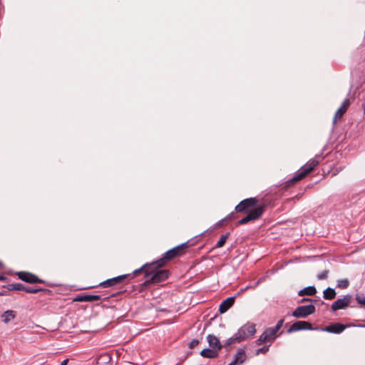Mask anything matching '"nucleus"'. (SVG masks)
I'll return each instance as SVG.
<instances>
[{
  "label": "nucleus",
  "instance_id": "nucleus-1",
  "mask_svg": "<svg viewBox=\"0 0 365 365\" xmlns=\"http://www.w3.org/2000/svg\"><path fill=\"white\" fill-rule=\"evenodd\" d=\"M160 264H161L158 262L157 260L151 263H146L133 272V274L135 276L143 273V278L146 279L145 282L140 284V292L144 291L150 284H156L168 279L170 276L169 270L162 269L164 266H160Z\"/></svg>",
  "mask_w": 365,
  "mask_h": 365
},
{
  "label": "nucleus",
  "instance_id": "nucleus-2",
  "mask_svg": "<svg viewBox=\"0 0 365 365\" xmlns=\"http://www.w3.org/2000/svg\"><path fill=\"white\" fill-rule=\"evenodd\" d=\"M320 155H317L314 158L309 160L306 165L302 166L291 179L286 182V187H290L294 182L303 179L309 174L319 163Z\"/></svg>",
  "mask_w": 365,
  "mask_h": 365
},
{
  "label": "nucleus",
  "instance_id": "nucleus-3",
  "mask_svg": "<svg viewBox=\"0 0 365 365\" xmlns=\"http://www.w3.org/2000/svg\"><path fill=\"white\" fill-rule=\"evenodd\" d=\"M190 246V241L182 243L165 252L163 257L158 259V262L160 263V266H165L171 259L182 256L186 253L187 249Z\"/></svg>",
  "mask_w": 365,
  "mask_h": 365
},
{
  "label": "nucleus",
  "instance_id": "nucleus-4",
  "mask_svg": "<svg viewBox=\"0 0 365 365\" xmlns=\"http://www.w3.org/2000/svg\"><path fill=\"white\" fill-rule=\"evenodd\" d=\"M265 209L266 205L264 203H262L258 207L250 210L245 217H242L237 222V225H245L250 221H255L259 219L264 214Z\"/></svg>",
  "mask_w": 365,
  "mask_h": 365
},
{
  "label": "nucleus",
  "instance_id": "nucleus-5",
  "mask_svg": "<svg viewBox=\"0 0 365 365\" xmlns=\"http://www.w3.org/2000/svg\"><path fill=\"white\" fill-rule=\"evenodd\" d=\"M259 200L257 197H249L242 200L238 205H236L235 210L239 213L247 212L258 207Z\"/></svg>",
  "mask_w": 365,
  "mask_h": 365
},
{
  "label": "nucleus",
  "instance_id": "nucleus-6",
  "mask_svg": "<svg viewBox=\"0 0 365 365\" xmlns=\"http://www.w3.org/2000/svg\"><path fill=\"white\" fill-rule=\"evenodd\" d=\"M124 291H120L116 293H113L108 296L104 295H99V294H83L78 296L76 298L74 299L75 302H94V301H98L101 299L106 300L108 299L110 297H116L117 295L125 292Z\"/></svg>",
  "mask_w": 365,
  "mask_h": 365
},
{
  "label": "nucleus",
  "instance_id": "nucleus-7",
  "mask_svg": "<svg viewBox=\"0 0 365 365\" xmlns=\"http://www.w3.org/2000/svg\"><path fill=\"white\" fill-rule=\"evenodd\" d=\"M316 311L314 305L310 304L308 305H303L297 307L292 315L295 318H306L308 316L314 314Z\"/></svg>",
  "mask_w": 365,
  "mask_h": 365
},
{
  "label": "nucleus",
  "instance_id": "nucleus-8",
  "mask_svg": "<svg viewBox=\"0 0 365 365\" xmlns=\"http://www.w3.org/2000/svg\"><path fill=\"white\" fill-rule=\"evenodd\" d=\"M237 333L241 338L242 341H244L255 335L256 333L255 324L254 323L247 322L241 327Z\"/></svg>",
  "mask_w": 365,
  "mask_h": 365
},
{
  "label": "nucleus",
  "instance_id": "nucleus-9",
  "mask_svg": "<svg viewBox=\"0 0 365 365\" xmlns=\"http://www.w3.org/2000/svg\"><path fill=\"white\" fill-rule=\"evenodd\" d=\"M277 331L272 327L266 329L264 332L259 336L256 341L257 345H261L263 343L272 342L277 338Z\"/></svg>",
  "mask_w": 365,
  "mask_h": 365
},
{
  "label": "nucleus",
  "instance_id": "nucleus-10",
  "mask_svg": "<svg viewBox=\"0 0 365 365\" xmlns=\"http://www.w3.org/2000/svg\"><path fill=\"white\" fill-rule=\"evenodd\" d=\"M135 275L133 274V272L131 274H122L115 277H113L111 279H108L106 281H103L101 282L98 286L102 287H113L114 285L121 284L123 281L125 279H132Z\"/></svg>",
  "mask_w": 365,
  "mask_h": 365
},
{
  "label": "nucleus",
  "instance_id": "nucleus-11",
  "mask_svg": "<svg viewBox=\"0 0 365 365\" xmlns=\"http://www.w3.org/2000/svg\"><path fill=\"white\" fill-rule=\"evenodd\" d=\"M19 279H20L21 280L26 282V283H30V284H39V283H43L44 281L40 278H38V276H36V274H33V273H31V272H25V271H21V272H18L16 273Z\"/></svg>",
  "mask_w": 365,
  "mask_h": 365
},
{
  "label": "nucleus",
  "instance_id": "nucleus-12",
  "mask_svg": "<svg viewBox=\"0 0 365 365\" xmlns=\"http://www.w3.org/2000/svg\"><path fill=\"white\" fill-rule=\"evenodd\" d=\"M317 327H313L312 324L306 321H297L288 329V333H292L301 330H315Z\"/></svg>",
  "mask_w": 365,
  "mask_h": 365
},
{
  "label": "nucleus",
  "instance_id": "nucleus-13",
  "mask_svg": "<svg viewBox=\"0 0 365 365\" xmlns=\"http://www.w3.org/2000/svg\"><path fill=\"white\" fill-rule=\"evenodd\" d=\"M352 300L351 294H346L342 298L334 302L331 306V311L336 312L339 309L346 308Z\"/></svg>",
  "mask_w": 365,
  "mask_h": 365
},
{
  "label": "nucleus",
  "instance_id": "nucleus-14",
  "mask_svg": "<svg viewBox=\"0 0 365 365\" xmlns=\"http://www.w3.org/2000/svg\"><path fill=\"white\" fill-rule=\"evenodd\" d=\"M350 106V101L348 98H345L342 102L340 108L336 111L333 119V123L335 124L336 121L341 118L346 110Z\"/></svg>",
  "mask_w": 365,
  "mask_h": 365
},
{
  "label": "nucleus",
  "instance_id": "nucleus-15",
  "mask_svg": "<svg viewBox=\"0 0 365 365\" xmlns=\"http://www.w3.org/2000/svg\"><path fill=\"white\" fill-rule=\"evenodd\" d=\"M346 327V325H344L341 323H332L324 328H322V331L333 334H340L344 331Z\"/></svg>",
  "mask_w": 365,
  "mask_h": 365
},
{
  "label": "nucleus",
  "instance_id": "nucleus-16",
  "mask_svg": "<svg viewBox=\"0 0 365 365\" xmlns=\"http://www.w3.org/2000/svg\"><path fill=\"white\" fill-rule=\"evenodd\" d=\"M207 340L209 344V346L217 351L220 350L222 348V345L221 344L219 339L213 335V334H208L207 336Z\"/></svg>",
  "mask_w": 365,
  "mask_h": 365
},
{
  "label": "nucleus",
  "instance_id": "nucleus-17",
  "mask_svg": "<svg viewBox=\"0 0 365 365\" xmlns=\"http://www.w3.org/2000/svg\"><path fill=\"white\" fill-rule=\"evenodd\" d=\"M235 298V297H228L221 302L219 307L220 314L226 312L234 304Z\"/></svg>",
  "mask_w": 365,
  "mask_h": 365
},
{
  "label": "nucleus",
  "instance_id": "nucleus-18",
  "mask_svg": "<svg viewBox=\"0 0 365 365\" xmlns=\"http://www.w3.org/2000/svg\"><path fill=\"white\" fill-rule=\"evenodd\" d=\"M246 359L245 351L242 349H240L235 355L234 360L229 365H236L242 364Z\"/></svg>",
  "mask_w": 365,
  "mask_h": 365
},
{
  "label": "nucleus",
  "instance_id": "nucleus-19",
  "mask_svg": "<svg viewBox=\"0 0 365 365\" xmlns=\"http://www.w3.org/2000/svg\"><path fill=\"white\" fill-rule=\"evenodd\" d=\"M200 355L204 358L215 359L218 356L217 351L215 349H204L201 351Z\"/></svg>",
  "mask_w": 365,
  "mask_h": 365
},
{
  "label": "nucleus",
  "instance_id": "nucleus-20",
  "mask_svg": "<svg viewBox=\"0 0 365 365\" xmlns=\"http://www.w3.org/2000/svg\"><path fill=\"white\" fill-rule=\"evenodd\" d=\"M336 296V292L333 288L327 287L323 292V298L326 300H332L335 299Z\"/></svg>",
  "mask_w": 365,
  "mask_h": 365
},
{
  "label": "nucleus",
  "instance_id": "nucleus-21",
  "mask_svg": "<svg viewBox=\"0 0 365 365\" xmlns=\"http://www.w3.org/2000/svg\"><path fill=\"white\" fill-rule=\"evenodd\" d=\"M317 293V289L314 286H309L307 287H305L302 289H301L298 294L299 296H313Z\"/></svg>",
  "mask_w": 365,
  "mask_h": 365
},
{
  "label": "nucleus",
  "instance_id": "nucleus-22",
  "mask_svg": "<svg viewBox=\"0 0 365 365\" xmlns=\"http://www.w3.org/2000/svg\"><path fill=\"white\" fill-rule=\"evenodd\" d=\"M1 319L5 323H9L16 317V312L13 310H7L1 314Z\"/></svg>",
  "mask_w": 365,
  "mask_h": 365
},
{
  "label": "nucleus",
  "instance_id": "nucleus-23",
  "mask_svg": "<svg viewBox=\"0 0 365 365\" xmlns=\"http://www.w3.org/2000/svg\"><path fill=\"white\" fill-rule=\"evenodd\" d=\"M241 341H242L241 338L240 337L239 335H237V333L236 332L232 337L229 338L226 341V342L225 344V346H228L233 344L240 343Z\"/></svg>",
  "mask_w": 365,
  "mask_h": 365
},
{
  "label": "nucleus",
  "instance_id": "nucleus-24",
  "mask_svg": "<svg viewBox=\"0 0 365 365\" xmlns=\"http://www.w3.org/2000/svg\"><path fill=\"white\" fill-rule=\"evenodd\" d=\"M349 286V281L348 279H341L336 282V287L339 289H346Z\"/></svg>",
  "mask_w": 365,
  "mask_h": 365
},
{
  "label": "nucleus",
  "instance_id": "nucleus-25",
  "mask_svg": "<svg viewBox=\"0 0 365 365\" xmlns=\"http://www.w3.org/2000/svg\"><path fill=\"white\" fill-rule=\"evenodd\" d=\"M230 235V232H227L225 235H222L218 242H217L215 245V248H220L224 246L227 239L228 238Z\"/></svg>",
  "mask_w": 365,
  "mask_h": 365
},
{
  "label": "nucleus",
  "instance_id": "nucleus-26",
  "mask_svg": "<svg viewBox=\"0 0 365 365\" xmlns=\"http://www.w3.org/2000/svg\"><path fill=\"white\" fill-rule=\"evenodd\" d=\"M37 292H43L44 294H51L52 292L50 289H44V288H31V289L30 293H37Z\"/></svg>",
  "mask_w": 365,
  "mask_h": 365
},
{
  "label": "nucleus",
  "instance_id": "nucleus-27",
  "mask_svg": "<svg viewBox=\"0 0 365 365\" xmlns=\"http://www.w3.org/2000/svg\"><path fill=\"white\" fill-rule=\"evenodd\" d=\"M262 278H260L253 285H248L246 287H245L244 289H241L240 292H244L245 291L247 290L248 289H255L259 284V283L262 282Z\"/></svg>",
  "mask_w": 365,
  "mask_h": 365
},
{
  "label": "nucleus",
  "instance_id": "nucleus-28",
  "mask_svg": "<svg viewBox=\"0 0 365 365\" xmlns=\"http://www.w3.org/2000/svg\"><path fill=\"white\" fill-rule=\"evenodd\" d=\"M269 346L270 345H267L258 349L256 351V355H259L260 354H266L269 351Z\"/></svg>",
  "mask_w": 365,
  "mask_h": 365
},
{
  "label": "nucleus",
  "instance_id": "nucleus-29",
  "mask_svg": "<svg viewBox=\"0 0 365 365\" xmlns=\"http://www.w3.org/2000/svg\"><path fill=\"white\" fill-rule=\"evenodd\" d=\"M234 215H235V213L231 212L230 214L227 215L224 219L219 221L218 225H222L225 222L232 220L234 217Z\"/></svg>",
  "mask_w": 365,
  "mask_h": 365
},
{
  "label": "nucleus",
  "instance_id": "nucleus-30",
  "mask_svg": "<svg viewBox=\"0 0 365 365\" xmlns=\"http://www.w3.org/2000/svg\"><path fill=\"white\" fill-rule=\"evenodd\" d=\"M284 320L283 319L279 320L277 323V324L275 325V327H272V329H274L275 331H277V332L279 331V330L282 328V327L283 326V324H284Z\"/></svg>",
  "mask_w": 365,
  "mask_h": 365
},
{
  "label": "nucleus",
  "instance_id": "nucleus-31",
  "mask_svg": "<svg viewBox=\"0 0 365 365\" xmlns=\"http://www.w3.org/2000/svg\"><path fill=\"white\" fill-rule=\"evenodd\" d=\"M327 277H328V271L327 270H324L317 275V278L319 280L325 279L327 278Z\"/></svg>",
  "mask_w": 365,
  "mask_h": 365
},
{
  "label": "nucleus",
  "instance_id": "nucleus-32",
  "mask_svg": "<svg viewBox=\"0 0 365 365\" xmlns=\"http://www.w3.org/2000/svg\"><path fill=\"white\" fill-rule=\"evenodd\" d=\"M200 343V341L198 339H194L191 341H190L188 344V347L190 349H193L198 344Z\"/></svg>",
  "mask_w": 365,
  "mask_h": 365
},
{
  "label": "nucleus",
  "instance_id": "nucleus-33",
  "mask_svg": "<svg viewBox=\"0 0 365 365\" xmlns=\"http://www.w3.org/2000/svg\"><path fill=\"white\" fill-rule=\"evenodd\" d=\"M356 299L359 304L364 305L365 307V299L364 298H362L359 296H356Z\"/></svg>",
  "mask_w": 365,
  "mask_h": 365
},
{
  "label": "nucleus",
  "instance_id": "nucleus-34",
  "mask_svg": "<svg viewBox=\"0 0 365 365\" xmlns=\"http://www.w3.org/2000/svg\"><path fill=\"white\" fill-rule=\"evenodd\" d=\"M12 286H13V284H8L6 285H3L2 287L4 289H6L7 291L9 292L10 291H12Z\"/></svg>",
  "mask_w": 365,
  "mask_h": 365
},
{
  "label": "nucleus",
  "instance_id": "nucleus-35",
  "mask_svg": "<svg viewBox=\"0 0 365 365\" xmlns=\"http://www.w3.org/2000/svg\"><path fill=\"white\" fill-rule=\"evenodd\" d=\"M17 286V291H24V286L23 284L21 283H16Z\"/></svg>",
  "mask_w": 365,
  "mask_h": 365
},
{
  "label": "nucleus",
  "instance_id": "nucleus-36",
  "mask_svg": "<svg viewBox=\"0 0 365 365\" xmlns=\"http://www.w3.org/2000/svg\"><path fill=\"white\" fill-rule=\"evenodd\" d=\"M9 292L7 290L0 291V296H9Z\"/></svg>",
  "mask_w": 365,
  "mask_h": 365
},
{
  "label": "nucleus",
  "instance_id": "nucleus-37",
  "mask_svg": "<svg viewBox=\"0 0 365 365\" xmlns=\"http://www.w3.org/2000/svg\"><path fill=\"white\" fill-rule=\"evenodd\" d=\"M31 287H27V286H24V291L27 292V293H30L31 292Z\"/></svg>",
  "mask_w": 365,
  "mask_h": 365
},
{
  "label": "nucleus",
  "instance_id": "nucleus-38",
  "mask_svg": "<svg viewBox=\"0 0 365 365\" xmlns=\"http://www.w3.org/2000/svg\"><path fill=\"white\" fill-rule=\"evenodd\" d=\"M0 281H8V278L3 274H0Z\"/></svg>",
  "mask_w": 365,
  "mask_h": 365
},
{
  "label": "nucleus",
  "instance_id": "nucleus-39",
  "mask_svg": "<svg viewBox=\"0 0 365 365\" xmlns=\"http://www.w3.org/2000/svg\"><path fill=\"white\" fill-rule=\"evenodd\" d=\"M312 301L310 298H303L300 300V302H311Z\"/></svg>",
  "mask_w": 365,
  "mask_h": 365
},
{
  "label": "nucleus",
  "instance_id": "nucleus-40",
  "mask_svg": "<svg viewBox=\"0 0 365 365\" xmlns=\"http://www.w3.org/2000/svg\"><path fill=\"white\" fill-rule=\"evenodd\" d=\"M68 362V359H64L61 363V365H67Z\"/></svg>",
  "mask_w": 365,
  "mask_h": 365
},
{
  "label": "nucleus",
  "instance_id": "nucleus-41",
  "mask_svg": "<svg viewBox=\"0 0 365 365\" xmlns=\"http://www.w3.org/2000/svg\"><path fill=\"white\" fill-rule=\"evenodd\" d=\"M12 291H17V286H16V283L13 284V286H12Z\"/></svg>",
  "mask_w": 365,
  "mask_h": 365
},
{
  "label": "nucleus",
  "instance_id": "nucleus-42",
  "mask_svg": "<svg viewBox=\"0 0 365 365\" xmlns=\"http://www.w3.org/2000/svg\"><path fill=\"white\" fill-rule=\"evenodd\" d=\"M3 266V263L1 261H0V267H2Z\"/></svg>",
  "mask_w": 365,
  "mask_h": 365
},
{
  "label": "nucleus",
  "instance_id": "nucleus-43",
  "mask_svg": "<svg viewBox=\"0 0 365 365\" xmlns=\"http://www.w3.org/2000/svg\"><path fill=\"white\" fill-rule=\"evenodd\" d=\"M96 286H92V287H90V288H94L96 287Z\"/></svg>",
  "mask_w": 365,
  "mask_h": 365
}]
</instances>
